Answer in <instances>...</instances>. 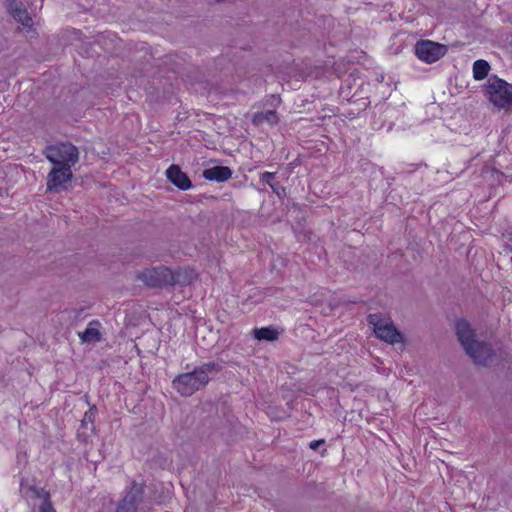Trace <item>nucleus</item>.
<instances>
[{"mask_svg":"<svg viewBox=\"0 0 512 512\" xmlns=\"http://www.w3.org/2000/svg\"><path fill=\"white\" fill-rule=\"evenodd\" d=\"M456 333L466 353L478 365L487 366L493 361L494 351L491 346L478 341L468 321L460 319L456 322Z\"/></svg>","mask_w":512,"mask_h":512,"instance_id":"obj_1","label":"nucleus"},{"mask_svg":"<svg viewBox=\"0 0 512 512\" xmlns=\"http://www.w3.org/2000/svg\"><path fill=\"white\" fill-rule=\"evenodd\" d=\"M218 371L219 366L215 362L203 363L191 372L176 376L172 385L181 396L189 397L205 387L210 381V374Z\"/></svg>","mask_w":512,"mask_h":512,"instance_id":"obj_2","label":"nucleus"},{"mask_svg":"<svg viewBox=\"0 0 512 512\" xmlns=\"http://www.w3.org/2000/svg\"><path fill=\"white\" fill-rule=\"evenodd\" d=\"M485 90L489 101L498 110L512 109V87L507 82L497 76H491L485 84Z\"/></svg>","mask_w":512,"mask_h":512,"instance_id":"obj_3","label":"nucleus"},{"mask_svg":"<svg viewBox=\"0 0 512 512\" xmlns=\"http://www.w3.org/2000/svg\"><path fill=\"white\" fill-rule=\"evenodd\" d=\"M46 158L56 166H73L78 162L79 152L71 143H58L45 149Z\"/></svg>","mask_w":512,"mask_h":512,"instance_id":"obj_4","label":"nucleus"},{"mask_svg":"<svg viewBox=\"0 0 512 512\" xmlns=\"http://www.w3.org/2000/svg\"><path fill=\"white\" fill-rule=\"evenodd\" d=\"M369 325L373 327V331L377 338L389 344L402 342V334L397 330L392 321L381 317L379 314H369L367 317Z\"/></svg>","mask_w":512,"mask_h":512,"instance_id":"obj_5","label":"nucleus"},{"mask_svg":"<svg viewBox=\"0 0 512 512\" xmlns=\"http://www.w3.org/2000/svg\"><path fill=\"white\" fill-rule=\"evenodd\" d=\"M139 279L150 287H162L172 284L174 281L173 274L166 267H156L145 269L139 274Z\"/></svg>","mask_w":512,"mask_h":512,"instance_id":"obj_6","label":"nucleus"},{"mask_svg":"<svg viewBox=\"0 0 512 512\" xmlns=\"http://www.w3.org/2000/svg\"><path fill=\"white\" fill-rule=\"evenodd\" d=\"M446 52L447 47L445 45L430 40H422L415 46L416 56L426 63L438 61Z\"/></svg>","mask_w":512,"mask_h":512,"instance_id":"obj_7","label":"nucleus"},{"mask_svg":"<svg viewBox=\"0 0 512 512\" xmlns=\"http://www.w3.org/2000/svg\"><path fill=\"white\" fill-rule=\"evenodd\" d=\"M72 166H56L47 176V191L60 192L66 190V184L72 180Z\"/></svg>","mask_w":512,"mask_h":512,"instance_id":"obj_8","label":"nucleus"},{"mask_svg":"<svg viewBox=\"0 0 512 512\" xmlns=\"http://www.w3.org/2000/svg\"><path fill=\"white\" fill-rule=\"evenodd\" d=\"M142 494V485L134 483L119 503L116 512H136L137 505L142 498Z\"/></svg>","mask_w":512,"mask_h":512,"instance_id":"obj_9","label":"nucleus"},{"mask_svg":"<svg viewBox=\"0 0 512 512\" xmlns=\"http://www.w3.org/2000/svg\"><path fill=\"white\" fill-rule=\"evenodd\" d=\"M167 178L179 189L187 190L191 187V181L188 176L176 165H171L166 170Z\"/></svg>","mask_w":512,"mask_h":512,"instance_id":"obj_10","label":"nucleus"},{"mask_svg":"<svg viewBox=\"0 0 512 512\" xmlns=\"http://www.w3.org/2000/svg\"><path fill=\"white\" fill-rule=\"evenodd\" d=\"M7 8L16 21L23 26H31L32 19L22 4L17 3L15 0H7Z\"/></svg>","mask_w":512,"mask_h":512,"instance_id":"obj_11","label":"nucleus"},{"mask_svg":"<svg viewBox=\"0 0 512 512\" xmlns=\"http://www.w3.org/2000/svg\"><path fill=\"white\" fill-rule=\"evenodd\" d=\"M231 176L232 171L226 166H214L203 171V177L209 181L224 182Z\"/></svg>","mask_w":512,"mask_h":512,"instance_id":"obj_12","label":"nucleus"},{"mask_svg":"<svg viewBox=\"0 0 512 512\" xmlns=\"http://www.w3.org/2000/svg\"><path fill=\"white\" fill-rule=\"evenodd\" d=\"M277 124L278 116L273 110L255 113L252 117V125L254 126H275Z\"/></svg>","mask_w":512,"mask_h":512,"instance_id":"obj_13","label":"nucleus"},{"mask_svg":"<svg viewBox=\"0 0 512 512\" xmlns=\"http://www.w3.org/2000/svg\"><path fill=\"white\" fill-rule=\"evenodd\" d=\"M99 323L96 321L90 322L86 329L79 333V336L83 342H98L100 340V332L98 329Z\"/></svg>","mask_w":512,"mask_h":512,"instance_id":"obj_14","label":"nucleus"},{"mask_svg":"<svg viewBox=\"0 0 512 512\" xmlns=\"http://www.w3.org/2000/svg\"><path fill=\"white\" fill-rule=\"evenodd\" d=\"M490 65L487 61L479 59L473 63V77L475 80H483L487 77Z\"/></svg>","mask_w":512,"mask_h":512,"instance_id":"obj_15","label":"nucleus"},{"mask_svg":"<svg viewBox=\"0 0 512 512\" xmlns=\"http://www.w3.org/2000/svg\"><path fill=\"white\" fill-rule=\"evenodd\" d=\"M254 337L257 340L274 341L278 338V332L270 327H262L254 330Z\"/></svg>","mask_w":512,"mask_h":512,"instance_id":"obj_16","label":"nucleus"},{"mask_svg":"<svg viewBox=\"0 0 512 512\" xmlns=\"http://www.w3.org/2000/svg\"><path fill=\"white\" fill-rule=\"evenodd\" d=\"M274 178H275V173H272V172H263L260 175V180L264 183H267L274 191H276Z\"/></svg>","mask_w":512,"mask_h":512,"instance_id":"obj_17","label":"nucleus"},{"mask_svg":"<svg viewBox=\"0 0 512 512\" xmlns=\"http://www.w3.org/2000/svg\"><path fill=\"white\" fill-rule=\"evenodd\" d=\"M39 512H56L46 494H44L42 503L39 506Z\"/></svg>","mask_w":512,"mask_h":512,"instance_id":"obj_18","label":"nucleus"},{"mask_svg":"<svg viewBox=\"0 0 512 512\" xmlns=\"http://www.w3.org/2000/svg\"><path fill=\"white\" fill-rule=\"evenodd\" d=\"M95 413H96L95 409H90L89 411H87L84 415L83 422H87V421L92 422L94 419Z\"/></svg>","mask_w":512,"mask_h":512,"instance_id":"obj_19","label":"nucleus"},{"mask_svg":"<svg viewBox=\"0 0 512 512\" xmlns=\"http://www.w3.org/2000/svg\"><path fill=\"white\" fill-rule=\"evenodd\" d=\"M324 443V440H314L310 443V448L312 450H316L321 444Z\"/></svg>","mask_w":512,"mask_h":512,"instance_id":"obj_20","label":"nucleus"},{"mask_svg":"<svg viewBox=\"0 0 512 512\" xmlns=\"http://www.w3.org/2000/svg\"><path fill=\"white\" fill-rule=\"evenodd\" d=\"M336 120H337L336 118L329 117V119H328L329 122L328 123H324L323 125H325V126H329L331 124L337 125Z\"/></svg>","mask_w":512,"mask_h":512,"instance_id":"obj_21","label":"nucleus"}]
</instances>
